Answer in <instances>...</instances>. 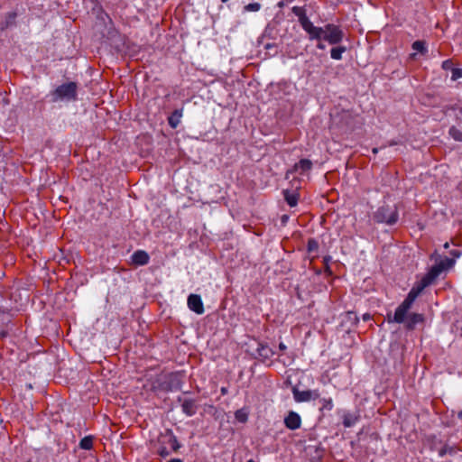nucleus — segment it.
<instances>
[{
  "instance_id": "nucleus-42",
  "label": "nucleus",
  "mask_w": 462,
  "mask_h": 462,
  "mask_svg": "<svg viewBox=\"0 0 462 462\" xmlns=\"http://www.w3.org/2000/svg\"><path fill=\"white\" fill-rule=\"evenodd\" d=\"M221 1L225 3V2H227L228 0H221Z\"/></svg>"
},
{
  "instance_id": "nucleus-40",
  "label": "nucleus",
  "mask_w": 462,
  "mask_h": 462,
  "mask_svg": "<svg viewBox=\"0 0 462 462\" xmlns=\"http://www.w3.org/2000/svg\"><path fill=\"white\" fill-rule=\"evenodd\" d=\"M373 152H377V149H376V148H374V149L373 150Z\"/></svg>"
},
{
  "instance_id": "nucleus-30",
  "label": "nucleus",
  "mask_w": 462,
  "mask_h": 462,
  "mask_svg": "<svg viewBox=\"0 0 462 462\" xmlns=\"http://www.w3.org/2000/svg\"><path fill=\"white\" fill-rule=\"evenodd\" d=\"M317 47L319 49V50H324L325 49V45L322 43V41H319L318 44H317Z\"/></svg>"
},
{
  "instance_id": "nucleus-19",
  "label": "nucleus",
  "mask_w": 462,
  "mask_h": 462,
  "mask_svg": "<svg viewBox=\"0 0 462 462\" xmlns=\"http://www.w3.org/2000/svg\"><path fill=\"white\" fill-rule=\"evenodd\" d=\"M449 135L456 141L462 142V131L458 128L452 126L450 127Z\"/></svg>"
},
{
  "instance_id": "nucleus-21",
  "label": "nucleus",
  "mask_w": 462,
  "mask_h": 462,
  "mask_svg": "<svg viewBox=\"0 0 462 462\" xmlns=\"http://www.w3.org/2000/svg\"><path fill=\"white\" fill-rule=\"evenodd\" d=\"M320 402H321V408H320L321 411H331L333 409L334 405H333V401L331 398H328V399L324 398L320 401Z\"/></svg>"
},
{
  "instance_id": "nucleus-39",
  "label": "nucleus",
  "mask_w": 462,
  "mask_h": 462,
  "mask_svg": "<svg viewBox=\"0 0 462 462\" xmlns=\"http://www.w3.org/2000/svg\"><path fill=\"white\" fill-rule=\"evenodd\" d=\"M221 391H222L223 393H226V389L225 388H222Z\"/></svg>"
},
{
  "instance_id": "nucleus-23",
  "label": "nucleus",
  "mask_w": 462,
  "mask_h": 462,
  "mask_svg": "<svg viewBox=\"0 0 462 462\" xmlns=\"http://www.w3.org/2000/svg\"><path fill=\"white\" fill-rule=\"evenodd\" d=\"M412 49L418 52H425L426 47L424 42L416 41L412 43Z\"/></svg>"
},
{
  "instance_id": "nucleus-41",
  "label": "nucleus",
  "mask_w": 462,
  "mask_h": 462,
  "mask_svg": "<svg viewBox=\"0 0 462 462\" xmlns=\"http://www.w3.org/2000/svg\"><path fill=\"white\" fill-rule=\"evenodd\" d=\"M459 417H460V418H462V411H461V412H459Z\"/></svg>"
},
{
  "instance_id": "nucleus-22",
  "label": "nucleus",
  "mask_w": 462,
  "mask_h": 462,
  "mask_svg": "<svg viewBox=\"0 0 462 462\" xmlns=\"http://www.w3.org/2000/svg\"><path fill=\"white\" fill-rule=\"evenodd\" d=\"M356 421V418L352 416L351 414H345L343 418V424L346 427L353 426Z\"/></svg>"
},
{
  "instance_id": "nucleus-15",
  "label": "nucleus",
  "mask_w": 462,
  "mask_h": 462,
  "mask_svg": "<svg viewBox=\"0 0 462 462\" xmlns=\"http://www.w3.org/2000/svg\"><path fill=\"white\" fill-rule=\"evenodd\" d=\"M284 199L291 207H295L298 203L299 195L297 192L284 191Z\"/></svg>"
},
{
  "instance_id": "nucleus-26",
  "label": "nucleus",
  "mask_w": 462,
  "mask_h": 462,
  "mask_svg": "<svg viewBox=\"0 0 462 462\" xmlns=\"http://www.w3.org/2000/svg\"><path fill=\"white\" fill-rule=\"evenodd\" d=\"M345 319H346L347 320L353 322V323H356L358 321V318L356 316V314L355 312H352V311H348L346 315H345Z\"/></svg>"
},
{
  "instance_id": "nucleus-4",
  "label": "nucleus",
  "mask_w": 462,
  "mask_h": 462,
  "mask_svg": "<svg viewBox=\"0 0 462 462\" xmlns=\"http://www.w3.org/2000/svg\"><path fill=\"white\" fill-rule=\"evenodd\" d=\"M376 222L393 225L398 219V212L395 208L381 207L374 215Z\"/></svg>"
},
{
  "instance_id": "nucleus-14",
  "label": "nucleus",
  "mask_w": 462,
  "mask_h": 462,
  "mask_svg": "<svg viewBox=\"0 0 462 462\" xmlns=\"http://www.w3.org/2000/svg\"><path fill=\"white\" fill-rule=\"evenodd\" d=\"M423 320V317L420 314L412 313L409 315L406 319L407 327L409 328H412L417 323H420Z\"/></svg>"
},
{
  "instance_id": "nucleus-9",
  "label": "nucleus",
  "mask_w": 462,
  "mask_h": 462,
  "mask_svg": "<svg viewBox=\"0 0 462 462\" xmlns=\"http://www.w3.org/2000/svg\"><path fill=\"white\" fill-rule=\"evenodd\" d=\"M294 399L298 402H309L319 398V394L318 391H293Z\"/></svg>"
},
{
  "instance_id": "nucleus-29",
  "label": "nucleus",
  "mask_w": 462,
  "mask_h": 462,
  "mask_svg": "<svg viewBox=\"0 0 462 462\" xmlns=\"http://www.w3.org/2000/svg\"><path fill=\"white\" fill-rule=\"evenodd\" d=\"M159 453L162 457H165V456L169 455V452L165 448H162V449L159 450Z\"/></svg>"
},
{
  "instance_id": "nucleus-17",
  "label": "nucleus",
  "mask_w": 462,
  "mask_h": 462,
  "mask_svg": "<svg viewBox=\"0 0 462 462\" xmlns=\"http://www.w3.org/2000/svg\"><path fill=\"white\" fill-rule=\"evenodd\" d=\"M235 418L241 423H245L248 420V411L245 408L239 409L235 412Z\"/></svg>"
},
{
  "instance_id": "nucleus-27",
  "label": "nucleus",
  "mask_w": 462,
  "mask_h": 462,
  "mask_svg": "<svg viewBox=\"0 0 462 462\" xmlns=\"http://www.w3.org/2000/svg\"><path fill=\"white\" fill-rule=\"evenodd\" d=\"M169 442L173 449H176L177 439L173 436L169 437Z\"/></svg>"
},
{
  "instance_id": "nucleus-6",
  "label": "nucleus",
  "mask_w": 462,
  "mask_h": 462,
  "mask_svg": "<svg viewBox=\"0 0 462 462\" xmlns=\"http://www.w3.org/2000/svg\"><path fill=\"white\" fill-rule=\"evenodd\" d=\"M429 284L424 282L422 279H420L419 282H417L414 286L411 288L410 292L408 293V296L403 300L409 305H412L416 298L421 293V291L428 287Z\"/></svg>"
},
{
  "instance_id": "nucleus-37",
  "label": "nucleus",
  "mask_w": 462,
  "mask_h": 462,
  "mask_svg": "<svg viewBox=\"0 0 462 462\" xmlns=\"http://www.w3.org/2000/svg\"><path fill=\"white\" fill-rule=\"evenodd\" d=\"M447 64H448V61H445V62L443 63V68H444V69L448 68V65H447Z\"/></svg>"
},
{
  "instance_id": "nucleus-24",
  "label": "nucleus",
  "mask_w": 462,
  "mask_h": 462,
  "mask_svg": "<svg viewBox=\"0 0 462 462\" xmlns=\"http://www.w3.org/2000/svg\"><path fill=\"white\" fill-rule=\"evenodd\" d=\"M244 9L245 12H257L261 9V5L259 3H251L246 5Z\"/></svg>"
},
{
  "instance_id": "nucleus-32",
  "label": "nucleus",
  "mask_w": 462,
  "mask_h": 462,
  "mask_svg": "<svg viewBox=\"0 0 462 462\" xmlns=\"http://www.w3.org/2000/svg\"><path fill=\"white\" fill-rule=\"evenodd\" d=\"M370 318H371V316H370V314H368V313H365V314H364V315H363V319H364L365 321L369 320V319H370Z\"/></svg>"
},
{
  "instance_id": "nucleus-35",
  "label": "nucleus",
  "mask_w": 462,
  "mask_h": 462,
  "mask_svg": "<svg viewBox=\"0 0 462 462\" xmlns=\"http://www.w3.org/2000/svg\"><path fill=\"white\" fill-rule=\"evenodd\" d=\"M169 462H182V461L180 459L174 458V459L170 460Z\"/></svg>"
},
{
  "instance_id": "nucleus-28",
  "label": "nucleus",
  "mask_w": 462,
  "mask_h": 462,
  "mask_svg": "<svg viewBox=\"0 0 462 462\" xmlns=\"http://www.w3.org/2000/svg\"><path fill=\"white\" fill-rule=\"evenodd\" d=\"M314 246H317V243L315 241H309V250H312Z\"/></svg>"
},
{
  "instance_id": "nucleus-5",
  "label": "nucleus",
  "mask_w": 462,
  "mask_h": 462,
  "mask_svg": "<svg viewBox=\"0 0 462 462\" xmlns=\"http://www.w3.org/2000/svg\"><path fill=\"white\" fill-rule=\"evenodd\" d=\"M429 284L424 282L422 279H420L419 282H417L414 286L411 288L410 292L408 293V296L403 300L409 305H412L416 298L421 293V291L428 287Z\"/></svg>"
},
{
  "instance_id": "nucleus-8",
  "label": "nucleus",
  "mask_w": 462,
  "mask_h": 462,
  "mask_svg": "<svg viewBox=\"0 0 462 462\" xmlns=\"http://www.w3.org/2000/svg\"><path fill=\"white\" fill-rule=\"evenodd\" d=\"M411 305L407 304L403 301L395 310L394 316L393 319L388 318L389 322H396L402 323L406 320V315L408 310L411 309Z\"/></svg>"
},
{
  "instance_id": "nucleus-3",
  "label": "nucleus",
  "mask_w": 462,
  "mask_h": 462,
  "mask_svg": "<svg viewBox=\"0 0 462 462\" xmlns=\"http://www.w3.org/2000/svg\"><path fill=\"white\" fill-rule=\"evenodd\" d=\"M454 264V259L445 258L440 260L439 263L434 264L421 279L430 285L444 270L451 268Z\"/></svg>"
},
{
  "instance_id": "nucleus-25",
  "label": "nucleus",
  "mask_w": 462,
  "mask_h": 462,
  "mask_svg": "<svg viewBox=\"0 0 462 462\" xmlns=\"http://www.w3.org/2000/svg\"><path fill=\"white\" fill-rule=\"evenodd\" d=\"M462 78V69L460 68H453L451 70V79L457 80Z\"/></svg>"
},
{
  "instance_id": "nucleus-31",
  "label": "nucleus",
  "mask_w": 462,
  "mask_h": 462,
  "mask_svg": "<svg viewBox=\"0 0 462 462\" xmlns=\"http://www.w3.org/2000/svg\"><path fill=\"white\" fill-rule=\"evenodd\" d=\"M457 118L462 122V108L458 110Z\"/></svg>"
},
{
  "instance_id": "nucleus-12",
  "label": "nucleus",
  "mask_w": 462,
  "mask_h": 462,
  "mask_svg": "<svg viewBox=\"0 0 462 462\" xmlns=\"http://www.w3.org/2000/svg\"><path fill=\"white\" fill-rule=\"evenodd\" d=\"M181 117L182 110H175L168 119L169 125L172 128H176L180 125Z\"/></svg>"
},
{
  "instance_id": "nucleus-34",
  "label": "nucleus",
  "mask_w": 462,
  "mask_h": 462,
  "mask_svg": "<svg viewBox=\"0 0 462 462\" xmlns=\"http://www.w3.org/2000/svg\"><path fill=\"white\" fill-rule=\"evenodd\" d=\"M452 255L456 256V257H458L459 256V254L457 253L456 251H453L451 252Z\"/></svg>"
},
{
  "instance_id": "nucleus-13",
  "label": "nucleus",
  "mask_w": 462,
  "mask_h": 462,
  "mask_svg": "<svg viewBox=\"0 0 462 462\" xmlns=\"http://www.w3.org/2000/svg\"><path fill=\"white\" fill-rule=\"evenodd\" d=\"M196 410H197L196 404H195L194 401H192V400H186L182 403V411L188 416H192L193 414H195L196 413Z\"/></svg>"
},
{
  "instance_id": "nucleus-10",
  "label": "nucleus",
  "mask_w": 462,
  "mask_h": 462,
  "mask_svg": "<svg viewBox=\"0 0 462 462\" xmlns=\"http://www.w3.org/2000/svg\"><path fill=\"white\" fill-rule=\"evenodd\" d=\"M284 424L290 430H298L301 426L300 416L295 411H290L284 419Z\"/></svg>"
},
{
  "instance_id": "nucleus-18",
  "label": "nucleus",
  "mask_w": 462,
  "mask_h": 462,
  "mask_svg": "<svg viewBox=\"0 0 462 462\" xmlns=\"http://www.w3.org/2000/svg\"><path fill=\"white\" fill-rule=\"evenodd\" d=\"M346 47L340 46L331 49L330 56L333 60H339L342 59V54L346 51Z\"/></svg>"
},
{
  "instance_id": "nucleus-20",
  "label": "nucleus",
  "mask_w": 462,
  "mask_h": 462,
  "mask_svg": "<svg viewBox=\"0 0 462 462\" xmlns=\"http://www.w3.org/2000/svg\"><path fill=\"white\" fill-rule=\"evenodd\" d=\"M79 446L81 448L88 450L93 447V439L91 437H85L80 440Z\"/></svg>"
},
{
  "instance_id": "nucleus-16",
  "label": "nucleus",
  "mask_w": 462,
  "mask_h": 462,
  "mask_svg": "<svg viewBox=\"0 0 462 462\" xmlns=\"http://www.w3.org/2000/svg\"><path fill=\"white\" fill-rule=\"evenodd\" d=\"M312 163L310 160L303 159L300 160L296 165L295 168L297 171H300L301 172L308 171L311 169Z\"/></svg>"
},
{
  "instance_id": "nucleus-33",
  "label": "nucleus",
  "mask_w": 462,
  "mask_h": 462,
  "mask_svg": "<svg viewBox=\"0 0 462 462\" xmlns=\"http://www.w3.org/2000/svg\"><path fill=\"white\" fill-rule=\"evenodd\" d=\"M279 348H280L281 350H285V349H286V346H285L283 343H280V344H279Z\"/></svg>"
},
{
  "instance_id": "nucleus-36",
  "label": "nucleus",
  "mask_w": 462,
  "mask_h": 462,
  "mask_svg": "<svg viewBox=\"0 0 462 462\" xmlns=\"http://www.w3.org/2000/svg\"><path fill=\"white\" fill-rule=\"evenodd\" d=\"M447 64H448V61H445V62L443 63V68H444V69L448 68V65H447Z\"/></svg>"
},
{
  "instance_id": "nucleus-38",
  "label": "nucleus",
  "mask_w": 462,
  "mask_h": 462,
  "mask_svg": "<svg viewBox=\"0 0 462 462\" xmlns=\"http://www.w3.org/2000/svg\"><path fill=\"white\" fill-rule=\"evenodd\" d=\"M444 247H445V248H448V243H446V244L444 245Z\"/></svg>"
},
{
  "instance_id": "nucleus-7",
  "label": "nucleus",
  "mask_w": 462,
  "mask_h": 462,
  "mask_svg": "<svg viewBox=\"0 0 462 462\" xmlns=\"http://www.w3.org/2000/svg\"><path fill=\"white\" fill-rule=\"evenodd\" d=\"M187 304L189 309L198 315L204 313V305L201 297L198 294H190L188 297Z\"/></svg>"
},
{
  "instance_id": "nucleus-1",
  "label": "nucleus",
  "mask_w": 462,
  "mask_h": 462,
  "mask_svg": "<svg viewBox=\"0 0 462 462\" xmlns=\"http://www.w3.org/2000/svg\"><path fill=\"white\" fill-rule=\"evenodd\" d=\"M300 23L303 30L309 34L310 40L326 41L331 45L342 42L344 33L335 24H326L324 27H318L305 15L300 17Z\"/></svg>"
},
{
  "instance_id": "nucleus-11",
  "label": "nucleus",
  "mask_w": 462,
  "mask_h": 462,
  "mask_svg": "<svg viewBox=\"0 0 462 462\" xmlns=\"http://www.w3.org/2000/svg\"><path fill=\"white\" fill-rule=\"evenodd\" d=\"M149 260V254L143 250H137L131 256V263L136 266L145 265Z\"/></svg>"
},
{
  "instance_id": "nucleus-2",
  "label": "nucleus",
  "mask_w": 462,
  "mask_h": 462,
  "mask_svg": "<svg viewBox=\"0 0 462 462\" xmlns=\"http://www.w3.org/2000/svg\"><path fill=\"white\" fill-rule=\"evenodd\" d=\"M77 95V85L74 82H69L59 86L51 94L52 102L70 101L75 99Z\"/></svg>"
}]
</instances>
